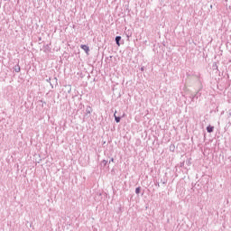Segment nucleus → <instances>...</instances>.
Here are the masks:
<instances>
[{"mask_svg":"<svg viewBox=\"0 0 231 231\" xmlns=\"http://www.w3.org/2000/svg\"><path fill=\"white\" fill-rule=\"evenodd\" d=\"M111 162H115V159H112Z\"/></svg>","mask_w":231,"mask_h":231,"instance_id":"0eeeda50","label":"nucleus"},{"mask_svg":"<svg viewBox=\"0 0 231 231\" xmlns=\"http://www.w3.org/2000/svg\"><path fill=\"white\" fill-rule=\"evenodd\" d=\"M140 192V188L135 189V193L138 194Z\"/></svg>","mask_w":231,"mask_h":231,"instance_id":"39448f33","label":"nucleus"},{"mask_svg":"<svg viewBox=\"0 0 231 231\" xmlns=\"http://www.w3.org/2000/svg\"><path fill=\"white\" fill-rule=\"evenodd\" d=\"M207 131H208V133H212L214 131V126H210V125L208 126Z\"/></svg>","mask_w":231,"mask_h":231,"instance_id":"7ed1b4c3","label":"nucleus"},{"mask_svg":"<svg viewBox=\"0 0 231 231\" xmlns=\"http://www.w3.org/2000/svg\"><path fill=\"white\" fill-rule=\"evenodd\" d=\"M120 41H122V37L116 36V42L117 46H120Z\"/></svg>","mask_w":231,"mask_h":231,"instance_id":"f03ea898","label":"nucleus"},{"mask_svg":"<svg viewBox=\"0 0 231 231\" xmlns=\"http://www.w3.org/2000/svg\"><path fill=\"white\" fill-rule=\"evenodd\" d=\"M114 116H115L116 122L117 124H119V122H120V117L116 116V114L114 115Z\"/></svg>","mask_w":231,"mask_h":231,"instance_id":"20e7f679","label":"nucleus"},{"mask_svg":"<svg viewBox=\"0 0 231 231\" xmlns=\"http://www.w3.org/2000/svg\"><path fill=\"white\" fill-rule=\"evenodd\" d=\"M80 48L81 50H84L86 53H89V47L88 45H81Z\"/></svg>","mask_w":231,"mask_h":231,"instance_id":"f257e3e1","label":"nucleus"},{"mask_svg":"<svg viewBox=\"0 0 231 231\" xmlns=\"http://www.w3.org/2000/svg\"><path fill=\"white\" fill-rule=\"evenodd\" d=\"M17 71H21V69L19 68Z\"/></svg>","mask_w":231,"mask_h":231,"instance_id":"423d86ee","label":"nucleus"}]
</instances>
